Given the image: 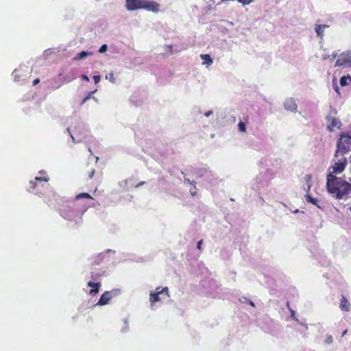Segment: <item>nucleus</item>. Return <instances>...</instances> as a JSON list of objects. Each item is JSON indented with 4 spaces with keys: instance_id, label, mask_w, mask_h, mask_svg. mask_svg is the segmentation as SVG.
Returning a JSON list of instances; mask_svg holds the SVG:
<instances>
[{
    "instance_id": "nucleus-1",
    "label": "nucleus",
    "mask_w": 351,
    "mask_h": 351,
    "mask_svg": "<svg viewBox=\"0 0 351 351\" xmlns=\"http://www.w3.org/2000/svg\"><path fill=\"white\" fill-rule=\"evenodd\" d=\"M327 190L337 199H342L351 193V184L338 178L331 173L327 175Z\"/></svg>"
},
{
    "instance_id": "nucleus-2",
    "label": "nucleus",
    "mask_w": 351,
    "mask_h": 351,
    "mask_svg": "<svg viewBox=\"0 0 351 351\" xmlns=\"http://www.w3.org/2000/svg\"><path fill=\"white\" fill-rule=\"evenodd\" d=\"M351 136L343 134L341 135L339 142L337 143V149L335 153V158H338L339 154L344 155L348 152L351 147Z\"/></svg>"
},
{
    "instance_id": "nucleus-3",
    "label": "nucleus",
    "mask_w": 351,
    "mask_h": 351,
    "mask_svg": "<svg viewBox=\"0 0 351 351\" xmlns=\"http://www.w3.org/2000/svg\"><path fill=\"white\" fill-rule=\"evenodd\" d=\"M120 292V289H115L110 291H106L101 295L97 302V305L103 306L108 304L113 297L118 295Z\"/></svg>"
},
{
    "instance_id": "nucleus-4",
    "label": "nucleus",
    "mask_w": 351,
    "mask_h": 351,
    "mask_svg": "<svg viewBox=\"0 0 351 351\" xmlns=\"http://www.w3.org/2000/svg\"><path fill=\"white\" fill-rule=\"evenodd\" d=\"M348 66L351 67V51L341 53L335 62V66Z\"/></svg>"
},
{
    "instance_id": "nucleus-5",
    "label": "nucleus",
    "mask_w": 351,
    "mask_h": 351,
    "mask_svg": "<svg viewBox=\"0 0 351 351\" xmlns=\"http://www.w3.org/2000/svg\"><path fill=\"white\" fill-rule=\"evenodd\" d=\"M337 158V160L335 162L332 166V173H341L346 168L347 159L343 156V155L341 156V154Z\"/></svg>"
},
{
    "instance_id": "nucleus-6",
    "label": "nucleus",
    "mask_w": 351,
    "mask_h": 351,
    "mask_svg": "<svg viewBox=\"0 0 351 351\" xmlns=\"http://www.w3.org/2000/svg\"><path fill=\"white\" fill-rule=\"evenodd\" d=\"M142 9L154 13H158L160 11V4L152 0H143Z\"/></svg>"
},
{
    "instance_id": "nucleus-7",
    "label": "nucleus",
    "mask_w": 351,
    "mask_h": 351,
    "mask_svg": "<svg viewBox=\"0 0 351 351\" xmlns=\"http://www.w3.org/2000/svg\"><path fill=\"white\" fill-rule=\"evenodd\" d=\"M143 0H125V8L128 11L142 9Z\"/></svg>"
},
{
    "instance_id": "nucleus-8",
    "label": "nucleus",
    "mask_w": 351,
    "mask_h": 351,
    "mask_svg": "<svg viewBox=\"0 0 351 351\" xmlns=\"http://www.w3.org/2000/svg\"><path fill=\"white\" fill-rule=\"evenodd\" d=\"M156 293H150L149 300L151 302V305L153 306V304L156 302H158L160 300V295L163 293L168 294V288L164 287L161 290H160V287L156 288Z\"/></svg>"
},
{
    "instance_id": "nucleus-9",
    "label": "nucleus",
    "mask_w": 351,
    "mask_h": 351,
    "mask_svg": "<svg viewBox=\"0 0 351 351\" xmlns=\"http://www.w3.org/2000/svg\"><path fill=\"white\" fill-rule=\"evenodd\" d=\"M75 211L69 206H64L60 209V215L62 217L68 220H72Z\"/></svg>"
},
{
    "instance_id": "nucleus-10",
    "label": "nucleus",
    "mask_w": 351,
    "mask_h": 351,
    "mask_svg": "<svg viewBox=\"0 0 351 351\" xmlns=\"http://www.w3.org/2000/svg\"><path fill=\"white\" fill-rule=\"evenodd\" d=\"M284 106L285 110L292 112H296L298 110V105L295 99L292 97L288 98L285 101Z\"/></svg>"
},
{
    "instance_id": "nucleus-11",
    "label": "nucleus",
    "mask_w": 351,
    "mask_h": 351,
    "mask_svg": "<svg viewBox=\"0 0 351 351\" xmlns=\"http://www.w3.org/2000/svg\"><path fill=\"white\" fill-rule=\"evenodd\" d=\"M326 119L328 121H330V124L328 126V128L330 131H332L335 128H340L341 123L339 119L331 117L330 116H328Z\"/></svg>"
},
{
    "instance_id": "nucleus-12",
    "label": "nucleus",
    "mask_w": 351,
    "mask_h": 351,
    "mask_svg": "<svg viewBox=\"0 0 351 351\" xmlns=\"http://www.w3.org/2000/svg\"><path fill=\"white\" fill-rule=\"evenodd\" d=\"M76 125L74 127V132L78 133L82 136H79L78 138L76 140V142H80L83 140V138L86 136V135L84 134V132L81 130H84V128H82V124L80 121H77L75 122Z\"/></svg>"
},
{
    "instance_id": "nucleus-13",
    "label": "nucleus",
    "mask_w": 351,
    "mask_h": 351,
    "mask_svg": "<svg viewBox=\"0 0 351 351\" xmlns=\"http://www.w3.org/2000/svg\"><path fill=\"white\" fill-rule=\"evenodd\" d=\"M329 27V25H318L315 24V32L317 34V36L320 38V39H322L324 37V30Z\"/></svg>"
},
{
    "instance_id": "nucleus-14",
    "label": "nucleus",
    "mask_w": 351,
    "mask_h": 351,
    "mask_svg": "<svg viewBox=\"0 0 351 351\" xmlns=\"http://www.w3.org/2000/svg\"><path fill=\"white\" fill-rule=\"evenodd\" d=\"M339 308L343 311H349L350 309V304L345 296H342L340 300Z\"/></svg>"
},
{
    "instance_id": "nucleus-15",
    "label": "nucleus",
    "mask_w": 351,
    "mask_h": 351,
    "mask_svg": "<svg viewBox=\"0 0 351 351\" xmlns=\"http://www.w3.org/2000/svg\"><path fill=\"white\" fill-rule=\"evenodd\" d=\"M305 198L308 203H311L316 206L317 208L323 209V206L322 205V204H320V202L317 199L313 198L309 194H306L305 195Z\"/></svg>"
},
{
    "instance_id": "nucleus-16",
    "label": "nucleus",
    "mask_w": 351,
    "mask_h": 351,
    "mask_svg": "<svg viewBox=\"0 0 351 351\" xmlns=\"http://www.w3.org/2000/svg\"><path fill=\"white\" fill-rule=\"evenodd\" d=\"M114 252H115L114 250L109 249V250H107L105 252L100 253L97 256L96 259L95 260V264H97V265L99 264L102 261V260L104 258L106 254H110V253L114 254Z\"/></svg>"
},
{
    "instance_id": "nucleus-17",
    "label": "nucleus",
    "mask_w": 351,
    "mask_h": 351,
    "mask_svg": "<svg viewBox=\"0 0 351 351\" xmlns=\"http://www.w3.org/2000/svg\"><path fill=\"white\" fill-rule=\"evenodd\" d=\"M100 285H100L99 282L95 283V282H93L91 281H89L88 282V286L90 287H93V289H91L90 290V294H95V293H98L99 287H100Z\"/></svg>"
},
{
    "instance_id": "nucleus-18",
    "label": "nucleus",
    "mask_w": 351,
    "mask_h": 351,
    "mask_svg": "<svg viewBox=\"0 0 351 351\" xmlns=\"http://www.w3.org/2000/svg\"><path fill=\"white\" fill-rule=\"evenodd\" d=\"M93 54L92 52L83 51L77 54V56L73 58V60H81L85 59L88 56H91Z\"/></svg>"
},
{
    "instance_id": "nucleus-19",
    "label": "nucleus",
    "mask_w": 351,
    "mask_h": 351,
    "mask_svg": "<svg viewBox=\"0 0 351 351\" xmlns=\"http://www.w3.org/2000/svg\"><path fill=\"white\" fill-rule=\"evenodd\" d=\"M200 57L201 59L204 61L203 64L209 66L213 63V60L208 54H202Z\"/></svg>"
},
{
    "instance_id": "nucleus-20",
    "label": "nucleus",
    "mask_w": 351,
    "mask_h": 351,
    "mask_svg": "<svg viewBox=\"0 0 351 351\" xmlns=\"http://www.w3.org/2000/svg\"><path fill=\"white\" fill-rule=\"evenodd\" d=\"M199 173L200 176H204L206 179L209 178L210 175L213 176L211 171L207 169L206 168H202L199 170Z\"/></svg>"
},
{
    "instance_id": "nucleus-21",
    "label": "nucleus",
    "mask_w": 351,
    "mask_h": 351,
    "mask_svg": "<svg viewBox=\"0 0 351 351\" xmlns=\"http://www.w3.org/2000/svg\"><path fill=\"white\" fill-rule=\"evenodd\" d=\"M351 82V77L348 75L347 76H343L340 79V84L342 86L348 85Z\"/></svg>"
},
{
    "instance_id": "nucleus-22",
    "label": "nucleus",
    "mask_w": 351,
    "mask_h": 351,
    "mask_svg": "<svg viewBox=\"0 0 351 351\" xmlns=\"http://www.w3.org/2000/svg\"><path fill=\"white\" fill-rule=\"evenodd\" d=\"M76 199H80L82 198L92 199L91 196L87 193H82L76 196Z\"/></svg>"
},
{
    "instance_id": "nucleus-23",
    "label": "nucleus",
    "mask_w": 351,
    "mask_h": 351,
    "mask_svg": "<svg viewBox=\"0 0 351 351\" xmlns=\"http://www.w3.org/2000/svg\"><path fill=\"white\" fill-rule=\"evenodd\" d=\"M305 184H312V176L311 174H306L304 176Z\"/></svg>"
},
{
    "instance_id": "nucleus-24",
    "label": "nucleus",
    "mask_w": 351,
    "mask_h": 351,
    "mask_svg": "<svg viewBox=\"0 0 351 351\" xmlns=\"http://www.w3.org/2000/svg\"><path fill=\"white\" fill-rule=\"evenodd\" d=\"M106 78L112 83L115 82V78L114 77L113 73H109L108 74H107Z\"/></svg>"
},
{
    "instance_id": "nucleus-25",
    "label": "nucleus",
    "mask_w": 351,
    "mask_h": 351,
    "mask_svg": "<svg viewBox=\"0 0 351 351\" xmlns=\"http://www.w3.org/2000/svg\"><path fill=\"white\" fill-rule=\"evenodd\" d=\"M239 130L241 132H245L246 131V126L244 122L240 121L238 124Z\"/></svg>"
},
{
    "instance_id": "nucleus-26",
    "label": "nucleus",
    "mask_w": 351,
    "mask_h": 351,
    "mask_svg": "<svg viewBox=\"0 0 351 351\" xmlns=\"http://www.w3.org/2000/svg\"><path fill=\"white\" fill-rule=\"evenodd\" d=\"M97 91V90H94V91H92V92H90L88 95L83 99L82 102V104H83L84 103H85L87 100L90 99L91 98V95L92 94L95 93V92Z\"/></svg>"
},
{
    "instance_id": "nucleus-27",
    "label": "nucleus",
    "mask_w": 351,
    "mask_h": 351,
    "mask_svg": "<svg viewBox=\"0 0 351 351\" xmlns=\"http://www.w3.org/2000/svg\"><path fill=\"white\" fill-rule=\"evenodd\" d=\"M311 186L312 184H305L304 185V187H303V189L305 192H306V194H308V192L310 191L311 190Z\"/></svg>"
},
{
    "instance_id": "nucleus-28",
    "label": "nucleus",
    "mask_w": 351,
    "mask_h": 351,
    "mask_svg": "<svg viewBox=\"0 0 351 351\" xmlns=\"http://www.w3.org/2000/svg\"><path fill=\"white\" fill-rule=\"evenodd\" d=\"M18 71H19L17 69H15L13 71V73H12V75H13L14 81H19V75H18Z\"/></svg>"
},
{
    "instance_id": "nucleus-29",
    "label": "nucleus",
    "mask_w": 351,
    "mask_h": 351,
    "mask_svg": "<svg viewBox=\"0 0 351 351\" xmlns=\"http://www.w3.org/2000/svg\"><path fill=\"white\" fill-rule=\"evenodd\" d=\"M107 49H108V46L107 45L104 44L103 45H101L99 49V53H104L107 51Z\"/></svg>"
},
{
    "instance_id": "nucleus-30",
    "label": "nucleus",
    "mask_w": 351,
    "mask_h": 351,
    "mask_svg": "<svg viewBox=\"0 0 351 351\" xmlns=\"http://www.w3.org/2000/svg\"><path fill=\"white\" fill-rule=\"evenodd\" d=\"M239 3H242L243 5H248L251 2L253 1V0H238Z\"/></svg>"
},
{
    "instance_id": "nucleus-31",
    "label": "nucleus",
    "mask_w": 351,
    "mask_h": 351,
    "mask_svg": "<svg viewBox=\"0 0 351 351\" xmlns=\"http://www.w3.org/2000/svg\"><path fill=\"white\" fill-rule=\"evenodd\" d=\"M337 56V52H333L330 56H328V58L330 61H333Z\"/></svg>"
},
{
    "instance_id": "nucleus-32",
    "label": "nucleus",
    "mask_w": 351,
    "mask_h": 351,
    "mask_svg": "<svg viewBox=\"0 0 351 351\" xmlns=\"http://www.w3.org/2000/svg\"><path fill=\"white\" fill-rule=\"evenodd\" d=\"M35 180H37V181H45V182H47L49 180V178H47V177H36L35 178Z\"/></svg>"
},
{
    "instance_id": "nucleus-33",
    "label": "nucleus",
    "mask_w": 351,
    "mask_h": 351,
    "mask_svg": "<svg viewBox=\"0 0 351 351\" xmlns=\"http://www.w3.org/2000/svg\"><path fill=\"white\" fill-rule=\"evenodd\" d=\"M182 174H183L184 176V182H187V183H189L190 184H195V182L194 181H191L189 178H186L185 177V174H184V172H182Z\"/></svg>"
},
{
    "instance_id": "nucleus-34",
    "label": "nucleus",
    "mask_w": 351,
    "mask_h": 351,
    "mask_svg": "<svg viewBox=\"0 0 351 351\" xmlns=\"http://www.w3.org/2000/svg\"><path fill=\"white\" fill-rule=\"evenodd\" d=\"M326 341V343H328V344L332 343V341H333V338H332V337L331 335H328V336L326 337V341Z\"/></svg>"
},
{
    "instance_id": "nucleus-35",
    "label": "nucleus",
    "mask_w": 351,
    "mask_h": 351,
    "mask_svg": "<svg viewBox=\"0 0 351 351\" xmlns=\"http://www.w3.org/2000/svg\"><path fill=\"white\" fill-rule=\"evenodd\" d=\"M190 193L193 196H195L197 194V189L195 185H194L193 188L190 190Z\"/></svg>"
},
{
    "instance_id": "nucleus-36",
    "label": "nucleus",
    "mask_w": 351,
    "mask_h": 351,
    "mask_svg": "<svg viewBox=\"0 0 351 351\" xmlns=\"http://www.w3.org/2000/svg\"><path fill=\"white\" fill-rule=\"evenodd\" d=\"M332 86H333V88L335 89V90L337 93H339L338 85L337 83L335 82V81H333V82H332Z\"/></svg>"
},
{
    "instance_id": "nucleus-37",
    "label": "nucleus",
    "mask_w": 351,
    "mask_h": 351,
    "mask_svg": "<svg viewBox=\"0 0 351 351\" xmlns=\"http://www.w3.org/2000/svg\"><path fill=\"white\" fill-rule=\"evenodd\" d=\"M100 76L99 75H94L93 80L95 84H97L100 82Z\"/></svg>"
},
{
    "instance_id": "nucleus-38",
    "label": "nucleus",
    "mask_w": 351,
    "mask_h": 351,
    "mask_svg": "<svg viewBox=\"0 0 351 351\" xmlns=\"http://www.w3.org/2000/svg\"><path fill=\"white\" fill-rule=\"evenodd\" d=\"M124 323H125V326L122 329V332H126L128 329V323L126 319L124 320Z\"/></svg>"
},
{
    "instance_id": "nucleus-39",
    "label": "nucleus",
    "mask_w": 351,
    "mask_h": 351,
    "mask_svg": "<svg viewBox=\"0 0 351 351\" xmlns=\"http://www.w3.org/2000/svg\"><path fill=\"white\" fill-rule=\"evenodd\" d=\"M66 131H67V132H68V133L70 134V136H71V138H72L73 141V142H76V140H75V137L73 136V135L71 134V130H70V128H66Z\"/></svg>"
},
{
    "instance_id": "nucleus-40",
    "label": "nucleus",
    "mask_w": 351,
    "mask_h": 351,
    "mask_svg": "<svg viewBox=\"0 0 351 351\" xmlns=\"http://www.w3.org/2000/svg\"><path fill=\"white\" fill-rule=\"evenodd\" d=\"M249 299L245 297H242L239 299V301L241 303L248 302Z\"/></svg>"
},
{
    "instance_id": "nucleus-41",
    "label": "nucleus",
    "mask_w": 351,
    "mask_h": 351,
    "mask_svg": "<svg viewBox=\"0 0 351 351\" xmlns=\"http://www.w3.org/2000/svg\"><path fill=\"white\" fill-rule=\"evenodd\" d=\"M202 243H203V241L202 240L199 241L197 242V248L199 249V250H201L202 249Z\"/></svg>"
},
{
    "instance_id": "nucleus-42",
    "label": "nucleus",
    "mask_w": 351,
    "mask_h": 351,
    "mask_svg": "<svg viewBox=\"0 0 351 351\" xmlns=\"http://www.w3.org/2000/svg\"><path fill=\"white\" fill-rule=\"evenodd\" d=\"M291 317L293 319H294L295 321L298 322H299V320L298 319H296V317H295V311L293 310H291Z\"/></svg>"
},
{
    "instance_id": "nucleus-43",
    "label": "nucleus",
    "mask_w": 351,
    "mask_h": 351,
    "mask_svg": "<svg viewBox=\"0 0 351 351\" xmlns=\"http://www.w3.org/2000/svg\"><path fill=\"white\" fill-rule=\"evenodd\" d=\"M213 112L212 110H209L206 112H205L204 115L206 117H210L211 114H213Z\"/></svg>"
},
{
    "instance_id": "nucleus-44",
    "label": "nucleus",
    "mask_w": 351,
    "mask_h": 351,
    "mask_svg": "<svg viewBox=\"0 0 351 351\" xmlns=\"http://www.w3.org/2000/svg\"><path fill=\"white\" fill-rule=\"evenodd\" d=\"M82 78L84 80H86V81H87V82H88V81H89V78H88V77L87 75H82Z\"/></svg>"
},
{
    "instance_id": "nucleus-45",
    "label": "nucleus",
    "mask_w": 351,
    "mask_h": 351,
    "mask_svg": "<svg viewBox=\"0 0 351 351\" xmlns=\"http://www.w3.org/2000/svg\"><path fill=\"white\" fill-rule=\"evenodd\" d=\"M39 82H40V80L38 78L35 79L33 81V85H36L38 83H39Z\"/></svg>"
},
{
    "instance_id": "nucleus-46",
    "label": "nucleus",
    "mask_w": 351,
    "mask_h": 351,
    "mask_svg": "<svg viewBox=\"0 0 351 351\" xmlns=\"http://www.w3.org/2000/svg\"><path fill=\"white\" fill-rule=\"evenodd\" d=\"M248 303L250 304V306H252L253 307L255 306L254 303L251 300H250V299L248 300Z\"/></svg>"
},
{
    "instance_id": "nucleus-47",
    "label": "nucleus",
    "mask_w": 351,
    "mask_h": 351,
    "mask_svg": "<svg viewBox=\"0 0 351 351\" xmlns=\"http://www.w3.org/2000/svg\"><path fill=\"white\" fill-rule=\"evenodd\" d=\"M94 173H95V171L92 170L91 172L89 173L90 178H92L93 177Z\"/></svg>"
},
{
    "instance_id": "nucleus-48",
    "label": "nucleus",
    "mask_w": 351,
    "mask_h": 351,
    "mask_svg": "<svg viewBox=\"0 0 351 351\" xmlns=\"http://www.w3.org/2000/svg\"><path fill=\"white\" fill-rule=\"evenodd\" d=\"M330 112L333 114H337V110L335 108H330Z\"/></svg>"
},
{
    "instance_id": "nucleus-49",
    "label": "nucleus",
    "mask_w": 351,
    "mask_h": 351,
    "mask_svg": "<svg viewBox=\"0 0 351 351\" xmlns=\"http://www.w3.org/2000/svg\"><path fill=\"white\" fill-rule=\"evenodd\" d=\"M29 184H31V186H30V187H32V188H33V189H34V188L35 187V186H36V184H35L34 182H33L32 181H31V182H29Z\"/></svg>"
},
{
    "instance_id": "nucleus-50",
    "label": "nucleus",
    "mask_w": 351,
    "mask_h": 351,
    "mask_svg": "<svg viewBox=\"0 0 351 351\" xmlns=\"http://www.w3.org/2000/svg\"><path fill=\"white\" fill-rule=\"evenodd\" d=\"M328 56H326V55H324V56H323V57H322V60H326V59H328Z\"/></svg>"
},
{
    "instance_id": "nucleus-51",
    "label": "nucleus",
    "mask_w": 351,
    "mask_h": 351,
    "mask_svg": "<svg viewBox=\"0 0 351 351\" xmlns=\"http://www.w3.org/2000/svg\"><path fill=\"white\" fill-rule=\"evenodd\" d=\"M143 184H144V182H140V183H138V184L136 185V187H138L139 186H141V185H143Z\"/></svg>"
},
{
    "instance_id": "nucleus-52",
    "label": "nucleus",
    "mask_w": 351,
    "mask_h": 351,
    "mask_svg": "<svg viewBox=\"0 0 351 351\" xmlns=\"http://www.w3.org/2000/svg\"><path fill=\"white\" fill-rule=\"evenodd\" d=\"M346 332H347V330H345V331L343 332L342 336L345 335Z\"/></svg>"
},
{
    "instance_id": "nucleus-53",
    "label": "nucleus",
    "mask_w": 351,
    "mask_h": 351,
    "mask_svg": "<svg viewBox=\"0 0 351 351\" xmlns=\"http://www.w3.org/2000/svg\"><path fill=\"white\" fill-rule=\"evenodd\" d=\"M306 330L308 329V326L306 325H304Z\"/></svg>"
},
{
    "instance_id": "nucleus-54",
    "label": "nucleus",
    "mask_w": 351,
    "mask_h": 351,
    "mask_svg": "<svg viewBox=\"0 0 351 351\" xmlns=\"http://www.w3.org/2000/svg\"><path fill=\"white\" fill-rule=\"evenodd\" d=\"M91 277H92L93 278H94V275H93V274H92Z\"/></svg>"
}]
</instances>
